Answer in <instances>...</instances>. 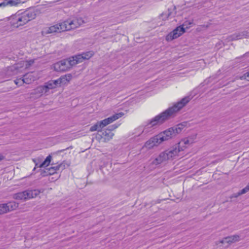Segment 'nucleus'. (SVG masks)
<instances>
[{
  "label": "nucleus",
  "mask_w": 249,
  "mask_h": 249,
  "mask_svg": "<svg viewBox=\"0 0 249 249\" xmlns=\"http://www.w3.org/2000/svg\"><path fill=\"white\" fill-rule=\"evenodd\" d=\"M191 99V97L190 96H186L172 107H169L164 111L155 116L147 123L143 127L140 128L142 129V133L147 134L150 132L152 130L153 127L162 124L165 121L174 117L176 113L184 107Z\"/></svg>",
  "instance_id": "1"
},
{
  "label": "nucleus",
  "mask_w": 249,
  "mask_h": 249,
  "mask_svg": "<svg viewBox=\"0 0 249 249\" xmlns=\"http://www.w3.org/2000/svg\"><path fill=\"white\" fill-rule=\"evenodd\" d=\"M193 143V141L188 138H185L180 141L177 145L170 149L161 152L153 161V163L158 165L166 160H171L177 156H181L179 153L183 151L184 148L187 147L190 144Z\"/></svg>",
  "instance_id": "2"
},
{
  "label": "nucleus",
  "mask_w": 249,
  "mask_h": 249,
  "mask_svg": "<svg viewBox=\"0 0 249 249\" xmlns=\"http://www.w3.org/2000/svg\"><path fill=\"white\" fill-rule=\"evenodd\" d=\"M36 17L34 9H29L23 12H17L8 18V21L13 28H19L24 26Z\"/></svg>",
  "instance_id": "3"
},
{
  "label": "nucleus",
  "mask_w": 249,
  "mask_h": 249,
  "mask_svg": "<svg viewBox=\"0 0 249 249\" xmlns=\"http://www.w3.org/2000/svg\"><path fill=\"white\" fill-rule=\"evenodd\" d=\"M84 23V21L82 18L69 19L49 27L47 29L46 33L51 34L71 30L78 27Z\"/></svg>",
  "instance_id": "4"
},
{
  "label": "nucleus",
  "mask_w": 249,
  "mask_h": 249,
  "mask_svg": "<svg viewBox=\"0 0 249 249\" xmlns=\"http://www.w3.org/2000/svg\"><path fill=\"white\" fill-rule=\"evenodd\" d=\"M42 192L38 189H28L15 194L14 197L17 200H26L36 197Z\"/></svg>",
  "instance_id": "5"
},
{
  "label": "nucleus",
  "mask_w": 249,
  "mask_h": 249,
  "mask_svg": "<svg viewBox=\"0 0 249 249\" xmlns=\"http://www.w3.org/2000/svg\"><path fill=\"white\" fill-rule=\"evenodd\" d=\"M74 58L72 57L68 59H64L54 64L53 68L55 71H65L75 65Z\"/></svg>",
  "instance_id": "6"
},
{
  "label": "nucleus",
  "mask_w": 249,
  "mask_h": 249,
  "mask_svg": "<svg viewBox=\"0 0 249 249\" xmlns=\"http://www.w3.org/2000/svg\"><path fill=\"white\" fill-rule=\"evenodd\" d=\"M181 131V128L178 126L175 127H171L169 129L158 134L160 139V142H162L164 141H167L173 137L175 136L177 134L179 133Z\"/></svg>",
  "instance_id": "7"
},
{
  "label": "nucleus",
  "mask_w": 249,
  "mask_h": 249,
  "mask_svg": "<svg viewBox=\"0 0 249 249\" xmlns=\"http://www.w3.org/2000/svg\"><path fill=\"white\" fill-rule=\"evenodd\" d=\"M160 139L158 135L151 137L144 143L142 149L150 150L153 149L154 147L158 146L161 143Z\"/></svg>",
  "instance_id": "8"
},
{
  "label": "nucleus",
  "mask_w": 249,
  "mask_h": 249,
  "mask_svg": "<svg viewBox=\"0 0 249 249\" xmlns=\"http://www.w3.org/2000/svg\"><path fill=\"white\" fill-rule=\"evenodd\" d=\"M18 206V203L15 201L0 204V214H4L16 209Z\"/></svg>",
  "instance_id": "9"
},
{
  "label": "nucleus",
  "mask_w": 249,
  "mask_h": 249,
  "mask_svg": "<svg viewBox=\"0 0 249 249\" xmlns=\"http://www.w3.org/2000/svg\"><path fill=\"white\" fill-rule=\"evenodd\" d=\"M184 32L185 28L183 26H179L175 29L172 32L168 34L166 37V39L168 41H172L180 36Z\"/></svg>",
  "instance_id": "10"
},
{
  "label": "nucleus",
  "mask_w": 249,
  "mask_h": 249,
  "mask_svg": "<svg viewBox=\"0 0 249 249\" xmlns=\"http://www.w3.org/2000/svg\"><path fill=\"white\" fill-rule=\"evenodd\" d=\"M124 115L123 112H119L114 114L113 115L105 119L102 121H99L100 124L102 128L108 125V124L112 123L115 120L122 117Z\"/></svg>",
  "instance_id": "11"
},
{
  "label": "nucleus",
  "mask_w": 249,
  "mask_h": 249,
  "mask_svg": "<svg viewBox=\"0 0 249 249\" xmlns=\"http://www.w3.org/2000/svg\"><path fill=\"white\" fill-rule=\"evenodd\" d=\"M93 55V52L89 51L82 54H77L72 56L74 58L75 65L82 62L84 60L89 59Z\"/></svg>",
  "instance_id": "12"
},
{
  "label": "nucleus",
  "mask_w": 249,
  "mask_h": 249,
  "mask_svg": "<svg viewBox=\"0 0 249 249\" xmlns=\"http://www.w3.org/2000/svg\"><path fill=\"white\" fill-rule=\"evenodd\" d=\"M21 3V0H2L0 2V8L17 7Z\"/></svg>",
  "instance_id": "13"
},
{
  "label": "nucleus",
  "mask_w": 249,
  "mask_h": 249,
  "mask_svg": "<svg viewBox=\"0 0 249 249\" xmlns=\"http://www.w3.org/2000/svg\"><path fill=\"white\" fill-rule=\"evenodd\" d=\"M118 127V125L113 124L108 127L105 132L103 133V135L105 137V139L107 141H109L114 136L112 131L114 130Z\"/></svg>",
  "instance_id": "14"
},
{
  "label": "nucleus",
  "mask_w": 249,
  "mask_h": 249,
  "mask_svg": "<svg viewBox=\"0 0 249 249\" xmlns=\"http://www.w3.org/2000/svg\"><path fill=\"white\" fill-rule=\"evenodd\" d=\"M240 237L237 235H234L230 236H228L224 238L222 241L221 243L224 244L225 243L228 244H231L237 241H239Z\"/></svg>",
  "instance_id": "15"
},
{
  "label": "nucleus",
  "mask_w": 249,
  "mask_h": 249,
  "mask_svg": "<svg viewBox=\"0 0 249 249\" xmlns=\"http://www.w3.org/2000/svg\"><path fill=\"white\" fill-rule=\"evenodd\" d=\"M35 80V77L32 72L27 73L24 75L22 81L27 84H29ZM21 81V80H20Z\"/></svg>",
  "instance_id": "16"
},
{
  "label": "nucleus",
  "mask_w": 249,
  "mask_h": 249,
  "mask_svg": "<svg viewBox=\"0 0 249 249\" xmlns=\"http://www.w3.org/2000/svg\"><path fill=\"white\" fill-rule=\"evenodd\" d=\"M35 62V59H30L27 61H21L20 63H18L16 66L15 67L16 69H18L19 68L18 65H20V67H25V69L28 68L30 67Z\"/></svg>",
  "instance_id": "17"
},
{
  "label": "nucleus",
  "mask_w": 249,
  "mask_h": 249,
  "mask_svg": "<svg viewBox=\"0 0 249 249\" xmlns=\"http://www.w3.org/2000/svg\"><path fill=\"white\" fill-rule=\"evenodd\" d=\"M245 35L244 33H235L230 36L229 39L230 40H238L243 38Z\"/></svg>",
  "instance_id": "18"
},
{
  "label": "nucleus",
  "mask_w": 249,
  "mask_h": 249,
  "mask_svg": "<svg viewBox=\"0 0 249 249\" xmlns=\"http://www.w3.org/2000/svg\"><path fill=\"white\" fill-rule=\"evenodd\" d=\"M64 165H62V164H59L58 165H56L53 166L51 167L49 169V174H53L56 171H58L60 170V169H64Z\"/></svg>",
  "instance_id": "19"
},
{
  "label": "nucleus",
  "mask_w": 249,
  "mask_h": 249,
  "mask_svg": "<svg viewBox=\"0 0 249 249\" xmlns=\"http://www.w3.org/2000/svg\"><path fill=\"white\" fill-rule=\"evenodd\" d=\"M102 129V127L100 124L99 122H98L96 124L92 125L90 128V131L93 132L95 131H97L98 132L101 131Z\"/></svg>",
  "instance_id": "20"
},
{
  "label": "nucleus",
  "mask_w": 249,
  "mask_h": 249,
  "mask_svg": "<svg viewBox=\"0 0 249 249\" xmlns=\"http://www.w3.org/2000/svg\"><path fill=\"white\" fill-rule=\"evenodd\" d=\"M52 159V156L51 155H49L46 157L44 161L39 165V167H43L47 166L49 165L51 162Z\"/></svg>",
  "instance_id": "21"
},
{
  "label": "nucleus",
  "mask_w": 249,
  "mask_h": 249,
  "mask_svg": "<svg viewBox=\"0 0 249 249\" xmlns=\"http://www.w3.org/2000/svg\"><path fill=\"white\" fill-rule=\"evenodd\" d=\"M60 77L61 78H62V81L63 84H66L71 79L72 76L71 74H67L64 76H62Z\"/></svg>",
  "instance_id": "22"
},
{
  "label": "nucleus",
  "mask_w": 249,
  "mask_h": 249,
  "mask_svg": "<svg viewBox=\"0 0 249 249\" xmlns=\"http://www.w3.org/2000/svg\"><path fill=\"white\" fill-rule=\"evenodd\" d=\"M36 91L37 92L41 94H46L48 92L45 85L37 87L36 89Z\"/></svg>",
  "instance_id": "23"
},
{
  "label": "nucleus",
  "mask_w": 249,
  "mask_h": 249,
  "mask_svg": "<svg viewBox=\"0 0 249 249\" xmlns=\"http://www.w3.org/2000/svg\"><path fill=\"white\" fill-rule=\"evenodd\" d=\"M249 191V184L244 189H242L240 191L238 192L237 194L235 196L237 197L241 195L244 194Z\"/></svg>",
  "instance_id": "24"
},
{
  "label": "nucleus",
  "mask_w": 249,
  "mask_h": 249,
  "mask_svg": "<svg viewBox=\"0 0 249 249\" xmlns=\"http://www.w3.org/2000/svg\"><path fill=\"white\" fill-rule=\"evenodd\" d=\"M45 85L48 91H49L51 89H53L56 88L53 83L52 81H49L48 82L46 83Z\"/></svg>",
  "instance_id": "25"
},
{
  "label": "nucleus",
  "mask_w": 249,
  "mask_h": 249,
  "mask_svg": "<svg viewBox=\"0 0 249 249\" xmlns=\"http://www.w3.org/2000/svg\"><path fill=\"white\" fill-rule=\"evenodd\" d=\"M62 79V78H61V77H60L59 78H58L56 80H52V81L53 83V84L54 85L55 87L56 88L57 87L60 86L61 84H63Z\"/></svg>",
  "instance_id": "26"
},
{
  "label": "nucleus",
  "mask_w": 249,
  "mask_h": 249,
  "mask_svg": "<svg viewBox=\"0 0 249 249\" xmlns=\"http://www.w3.org/2000/svg\"><path fill=\"white\" fill-rule=\"evenodd\" d=\"M241 80L246 79L249 81V71L245 73L243 75L240 77Z\"/></svg>",
  "instance_id": "27"
},
{
  "label": "nucleus",
  "mask_w": 249,
  "mask_h": 249,
  "mask_svg": "<svg viewBox=\"0 0 249 249\" xmlns=\"http://www.w3.org/2000/svg\"><path fill=\"white\" fill-rule=\"evenodd\" d=\"M20 80H22V79L21 78H19V79H16V80H15V84L17 85H18V86H20L23 83H25L24 82H23L22 81H20Z\"/></svg>",
  "instance_id": "28"
},
{
  "label": "nucleus",
  "mask_w": 249,
  "mask_h": 249,
  "mask_svg": "<svg viewBox=\"0 0 249 249\" xmlns=\"http://www.w3.org/2000/svg\"><path fill=\"white\" fill-rule=\"evenodd\" d=\"M2 159V156L0 155V160H1Z\"/></svg>",
  "instance_id": "29"
},
{
  "label": "nucleus",
  "mask_w": 249,
  "mask_h": 249,
  "mask_svg": "<svg viewBox=\"0 0 249 249\" xmlns=\"http://www.w3.org/2000/svg\"><path fill=\"white\" fill-rule=\"evenodd\" d=\"M64 151V150L63 149V150H61L59 151V152H63Z\"/></svg>",
  "instance_id": "30"
}]
</instances>
